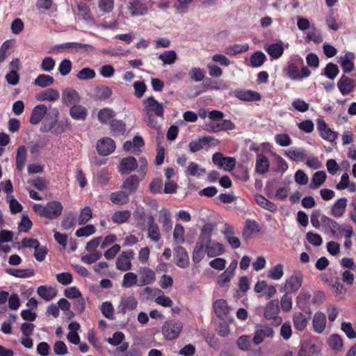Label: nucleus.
Segmentation results:
<instances>
[{"mask_svg": "<svg viewBox=\"0 0 356 356\" xmlns=\"http://www.w3.org/2000/svg\"><path fill=\"white\" fill-rule=\"evenodd\" d=\"M213 230V225L210 223L202 227L192 253L194 263H199L205 254L209 257H215L225 252L223 245L211 239Z\"/></svg>", "mask_w": 356, "mask_h": 356, "instance_id": "1", "label": "nucleus"}, {"mask_svg": "<svg viewBox=\"0 0 356 356\" xmlns=\"http://www.w3.org/2000/svg\"><path fill=\"white\" fill-rule=\"evenodd\" d=\"M280 305L277 300H270L264 308V316L266 320L271 321L272 324L278 326L282 323V319L279 316Z\"/></svg>", "mask_w": 356, "mask_h": 356, "instance_id": "2", "label": "nucleus"}, {"mask_svg": "<svg viewBox=\"0 0 356 356\" xmlns=\"http://www.w3.org/2000/svg\"><path fill=\"white\" fill-rule=\"evenodd\" d=\"M182 323L176 321H165L162 326V333L168 340H173L178 337L182 330Z\"/></svg>", "mask_w": 356, "mask_h": 356, "instance_id": "3", "label": "nucleus"}, {"mask_svg": "<svg viewBox=\"0 0 356 356\" xmlns=\"http://www.w3.org/2000/svg\"><path fill=\"white\" fill-rule=\"evenodd\" d=\"M273 336L274 331L272 327L264 324L257 325L252 338L253 343L258 346L264 341L265 338H273Z\"/></svg>", "mask_w": 356, "mask_h": 356, "instance_id": "4", "label": "nucleus"}, {"mask_svg": "<svg viewBox=\"0 0 356 356\" xmlns=\"http://www.w3.org/2000/svg\"><path fill=\"white\" fill-rule=\"evenodd\" d=\"M303 281L302 274L300 272L293 273L286 281L284 290L287 293H294L301 287Z\"/></svg>", "mask_w": 356, "mask_h": 356, "instance_id": "5", "label": "nucleus"}, {"mask_svg": "<svg viewBox=\"0 0 356 356\" xmlns=\"http://www.w3.org/2000/svg\"><path fill=\"white\" fill-rule=\"evenodd\" d=\"M128 10L133 17L144 16L148 13L149 8L145 0H130Z\"/></svg>", "mask_w": 356, "mask_h": 356, "instance_id": "6", "label": "nucleus"}, {"mask_svg": "<svg viewBox=\"0 0 356 356\" xmlns=\"http://www.w3.org/2000/svg\"><path fill=\"white\" fill-rule=\"evenodd\" d=\"M144 103L145 104V113L154 114L156 117L163 118L164 113V106L162 104L159 103L154 97H149L147 98Z\"/></svg>", "mask_w": 356, "mask_h": 356, "instance_id": "7", "label": "nucleus"}, {"mask_svg": "<svg viewBox=\"0 0 356 356\" xmlns=\"http://www.w3.org/2000/svg\"><path fill=\"white\" fill-rule=\"evenodd\" d=\"M317 129L322 138L329 142L334 141L337 138V133L332 131L327 125L326 122L323 119L316 120Z\"/></svg>", "mask_w": 356, "mask_h": 356, "instance_id": "8", "label": "nucleus"}, {"mask_svg": "<svg viewBox=\"0 0 356 356\" xmlns=\"http://www.w3.org/2000/svg\"><path fill=\"white\" fill-rule=\"evenodd\" d=\"M134 251L122 252L117 259L116 268L121 271H127L131 268V259L134 258Z\"/></svg>", "mask_w": 356, "mask_h": 356, "instance_id": "9", "label": "nucleus"}, {"mask_svg": "<svg viewBox=\"0 0 356 356\" xmlns=\"http://www.w3.org/2000/svg\"><path fill=\"white\" fill-rule=\"evenodd\" d=\"M234 97L245 102H256L261 99L259 92L250 90L236 89L232 92Z\"/></svg>", "mask_w": 356, "mask_h": 356, "instance_id": "10", "label": "nucleus"}, {"mask_svg": "<svg viewBox=\"0 0 356 356\" xmlns=\"http://www.w3.org/2000/svg\"><path fill=\"white\" fill-rule=\"evenodd\" d=\"M115 149V143L110 138H104L97 143V150L101 155H109L114 152Z\"/></svg>", "mask_w": 356, "mask_h": 356, "instance_id": "11", "label": "nucleus"}, {"mask_svg": "<svg viewBox=\"0 0 356 356\" xmlns=\"http://www.w3.org/2000/svg\"><path fill=\"white\" fill-rule=\"evenodd\" d=\"M63 206L58 201H51L45 205L44 217L49 219L57 218L62 213Z\"/></svg>", "mask_w": 356, "mask_h": 356, "instance_id": "12", "label": "nucleus"}, {"mask_svg": "<svg viewBox=\"0 0 356 356\" xmlns=\"http://www.w3.org/2000/svg\"><path fill=\"white\" fill-rule=\"evenodd\" d=\"M222 233L226 238L227 243L233 249H237L241 246V242L238 237L234 236V227L229 225L225 224L222 230Z\"/></svg>", "mask_w": 356, "mask_h": 356, "instance_id": "13", "label": "nucleus"}, {"mask_svg": "<svg viewBox=\"0 0 356 356\" xmlns=\"http://www.w3.org/2000/svg\"><path fill=\"white\" fill-rule=\"evenodd\" d=\"M137 167L136 159L133 156H127L121 160L118 170L121 175H125L133 172Z\"/></svg>", "mask_w": 356, "mask_h": 356, "instance_id": "14", "label": "nucleus"}, {"mask_svg": "<svg viewBox=\"0 0 356 356\" xmlns=\"http://www.w3.org/2000/svg\"><path fill=\"white\" fill-rule=\"evenodd\" d=\"M176 259V264L181 268H186L189 266V257L184 248L177 246L174 248Z\"/></svg>", "mask_w": 356, "mask_h": 356, "instance_id": "15", "label": "nucleus"}, {"mask_svg": "<svg viewBox=\"0 0 356 356\" xmlns=\"http://www.w3.org/2000/svg\"><path fill=\"white\" fill-rule=\"evenodd\" d=\"M62 102L67 106H74L80 102L77 91L72 88H66L62 93Z\"/></svg>", "mask_w": 356, "mask_h": 356, "instance_id": "16", "label": "nucleus"}, {"mask_svg": "<svg viewBox=\"0 0 356 356\" xmlns=\"http://www.w3.org/2000/svg\"><path fill=\"white\" fill-rule=\"evenodd\" d=\"M138 302L133 296L122 298L118 306L119 313L125 314L127 311L134 310L136 308Z\"/></svg>", "mask_w": 356, "mask_h": 356, "instance_id": "17", "label": "nucleus"}, {"mask_svg": "<svg viewBox=\"0 0 356 356\" xmlns=\"http://www.w3.org/2000/svg\"><path fill=\"white\" fill-rule=\"evenodd\" d=\"M47 112V107L44 104L35 106L31 112L29 122L31 124H38L44 117Z\"/></svg>", "mask_w": 356, "mask_h": 356, "instance_id": "18", "label": "nucleus"}, {"mask_svg": "<svg viewBox=\"0 0 356 356\" xmlns=\"http://www.w3.org/2000/svg\"><path fill=\"white\" fill-rule=\"evenodd\" d=\"M314 331L316 333H322L326 327V316L321 312L315 313L312 320Z\"/></svg>", "mask_w": 356, "mask_h": 356, "instance_id": "19", "label": "nucleus"}, {"mask_svg": "<svg viewBox=\"0 0 356 356\" xmlns=\"http://www.w3.org/2000/svg\"><path fill=\"white\" fill-rule=\"evenodd\" d=\"M159 222L162 225L163 232H169L172 228V222L169 210L165 207L159 211Z\"/></svg>", "mask_w": 356, "mask_h": 356, "instance_id": "20", "label": "nucleus"}, {"mask_svg": "<svg viewBox=\"0 0 356 356\" xmlns=\"http://www.w3.org/2000/svg\"><path fill=\"white\" fill-rule=\"evenodd\" d=\"M59 97V92L54 88H48L35 95V99L40 102H55Z\"/></svg>", "mask_w": 356, "mask_h": 356, "instance_id": "21", "label": "nucleus"}, {"mask_svg": "<svg viewBox=\"0 0 356 356\" xmlns=\"http://www.w3.org/2000/svg\"><path fill=\"white\" fill-rule=\"evenodd\" d=\"M284 42L279 40L276 43H272L265 47V50L273 59H278L284 53Z\"/></svg>", "mask_w": 356, "mask_h": 356, "instance_id": "22", "label": "nucleus"}, {"mask_svg": "<svg viewBox=\"0 0 356 356\" xmlns=\"http://www.w3.org/2000/svg\"><path fill=\"white\" fill-rule=\"evenodd\" d=\"M339 91L343 95H346L353 90L354 81L345 75H342L337 83Z\"/></svg>", "mask_w": 356, "mask_h": 356, "instance_id": "23", "label": "nucleus"}, {"mask_svg": "<svg viewBox=\"0 0 356 356\" xmlns=\"http://www.w3.org/2000/svg\"><path fill=\"white\" fill-rule=\"evenodd\" d=\"M140 275L141 276L140 282L139 286H145L152 284L155 279V273L149 268H141L140 270Z\"/></svg>", "mask_w": 356, "mask_h": 356, "instance_id": "24", "label": "nucleus"}, {"mask_svg": "<svg viewBox=\"0 0 356 356\" xmlns=\"http://www.w3.org/2000/svg\"><path fill=\"white\" fill-rule=\"evenodd\" d=\"M293 323L296 330L303 331L307 327L308 318L302 312H296L293 315Z\"/></svg>", "mask_w": 356, "mask_h": 356, "instance_id": "25", "label": "nucleus"}, {"mask_svg": "<svg viewBox=\"0 0 356 356\" xmlns=\"http://www.w3.org/2000/svg\"><path fill=\"white\" fill-rule=\"evenodd\" d=\"M27 159V150L24 145H20L17 149L16 153V168L22 171L25 167Z\"/></svg>", "mask_w": 356, "mask_h": 356, "instance_id": "26", "label": "nucleus"}, {"mask_svg": "<svg viewBox=\"0 0 356 356\" xmlns=\"http://www.w3.org/2000/svg\"><path fill=\"white\" fill-rule=\"evenodd\" d=\"M347 202L345 197L338 199L332 208L331 214L336 218L341 217L345 213Z\"/></svg>", "mask_w": 356, "mask_h": 356, "instance_id": "27", "label": "nucleus"}, {"mask_svg": "<svg viewBox=\"0 0 356 356\" xmlns=\"http://www.w3.org/2000/svg\"><path fill=\"white\" fill-rule=\"evenodd\" d=\"M289 159L296 162H301L307 159V152L305 149H289L285 152Z\"/></svg>", "mask_w": 356, "mask_h": 356, "instance_id": "28", "label": "nucleus"}, {"mask_svg": "<svg viewBox=\"0 0 356 356\" xmlns=\"http://www.w3.org/2000/svg\"><path fill=\"white\" fill-rule=\"evenodd\" d=\"M215 313L220 318H224L229 314V308L225 300H217L213 305Z\"/></svg>", "mask_w": 356, "mask_h": 356, "instance_id": "29", "label": "nucleus"}, {"mask_svg": "<svg viewBox=\"0 0 356 356\" xmlns=\"http://www.w3.org/2000/svg\"><path fill=\"white\" fill-rule=\"evenodd\" d=\"M269 166L270 164L268 158L261 154H258L255 164L256 172L260 175H263L268 171Z\"/></svg>", "mask_w": 356, "mask_h": 356, "instance_id": "30", "label": "nucleus"}, {"mask_svg": "<svg viewBox=\"0 0 356 356\" xmlns=\"http://www.w3.org/2000/svg\"><path fill=\"white\" fill-rule=\"evenodd\" d=\"M112 94L111 88L106 86H97L94 89V97L97 100H106L108 99Z\"/></svg>", "mask_w": 356, "mask_h": 356, "instance_id": "31", "label": "nucleus"}, {"mask_svg": "<svg viewBox=\"0 0 356 356\" xmlns=\"http://www.w3.org/2000/svg\"><path fill=\"white\" fill-rule=\"evenodd\" d=\"M139 179L136 175H130L122 184V188L129 192V193H134L138 186Z\"/></svg>", "mask_w": 356, "mask_h": 356, "instance_id": "32", "label": "nucleus"}, {"mask_svg": "<svg viewBox=\"0 0 356 356\" xmlns=\"http://www.w3.org/2000/svg\"><path fill=\"white\" fill-rule=\"evenodd\" d=\"M71 117L76 120H84L88 115L87 109L81 105H74L70 109Z\"/></svg>", "mask_w": 356, "mask_h": 356, "instance_id": "33", "label": "nucleus"}, {"mask_svg": "<svg viewBox=\"0 0 356 356\" xmlns=\"http://www.w3.org/2000/svg\"><path fill=\"white\" fill-rule=\"evenodd\" d=\"M252 344L254 343L250 335H242L236 341L237 347L242 351L251 350Z\"/></svg>", "mask_w": 356, "mask_h": 356, "instance_id": "34", "label": "nucleus"}, {"mask_svg": "<svg viewBox=\"0 0 356 356\" xmlns=\"http://www.w3.org/2000/svg\"><path fill=\"white\" fill-rule=\"evenodd\" d=\"M321 223L323 226L325 227L326 228L329 229L332 234L337 236V232L341 230V227L339 225V223H337L336 221L332 220V218L323 216L321 218Z\"/></svg>", "mask_w": 356, "mask_h": 356, "instance_id": "35", "label": "nucleus"}, {"mask_svg": "<svg viewBox=\"0 0 356 356\" xmlns=\"http://www.w3.org/2000/svg\"><path fill=\"white\" fill-rule=\"evenodd\" d=\"M254 199L256 202L264 209L270 212H275L277 210V206L273 202L267 200L262 195H256Z\"/></svg>", "mask_w": 356, "mask_h": 356, "instance_id": "36", "label": "nucleus"}, {"mask_svg": "<svg viewBox=\"0 0 356 356\" xmlns=\"http://www.w3.org/2000/svg\"><path fill=\"white\" fill-rule=\"evenodd\" d=\"M205 169L201 168L197 163L191 162L185 171L187 177H201L205 174Z\"/></svg>", "mask_w": 356, "mask_h": 356, "instance_id": "37", "label": "nucleus"}, {"mask_svg": "<svg viewBox=\"0 0 356 356\" xmlns=\"http://www.w3.org/2000/svg\"><path fill=\"white\" fill-rule=\"evenodd\" d=\"M354 54L351 52L346 53L343 57L341 58V66L345 73H349L354 69V63L353 61Z\"/></svg>", "mask_w": 356, "mask_h": 356, "instance_id": "38", "label": "nucleus"}, {"mask_svg": "<svg viewBox=\"0 0 356 356\" xmlns=\"http://www.w3.org/2000/svg\"><path fill=\"white\" fill-rule=\"evenodd\" d=\"M110 199L111 201L115 204H125L129 200V193L123 191L112 193Z\"/></svg>", "mask_w": 356, "mask_h": 356, "instance_id": "39", "label": "nucleus"}, {"mask_svg": "<svg viewBox=\"0 0 356 356\" xmlns=\"http://www.w3.org/2000/svg\"><path fill=\"white\" fill-rule=\"evenodd\" d=\"M158 58L162 61L163 65H170L177 60V54L174 50H168L161 54Z\"/></svg>", "mask_w": 356, "mask_h": 356, "instance_id": "40", "label": "nucleus"}, {"mask_svg": "<svg viewBox=\"0 0 356 356\" xmlns=\"http://www.w3.org/2000/svg\"><path fill=\"white\" fill-rule=\"evenodd\" d=\"M37 293L46 301L51 300L56 295L54 289L46 286H40L37 289Z\"/></svg>", "mask_w": 356, "mask_h": 356, "instance_id": "41", "label": "nucleus"}, {"mask_svg": "<svg viewBox=\"0 0 356 356\" xmlns=\"http://www.w3.org/2000/svg\"><path fill=\"white\" fill-rule=\"evenodd\" d=\"M311 297L312 296L309 291H302L296 298L298 307L300 309L305 310L309 305Z\"/></svg>", "mask_w": 356, "mask_h": 356, "instance_id": "42", "label": "nucleus"}, {"mask_svg": "<svg viewBox=\"0 0 356 356\" xmlns=\"http://www.w3.org/2000/svg\"><path fill=\"white\" fill-rule=\"evenodd\" d=\"M6 271L9 275L19 278L29 277L34 275L32 269L7 268Z\"/></svg>", "mask_w": 356, "mask_h": 356, "instance_id": "43", "label": "nucleus"}, {"mask_svg": "<svg viewBox=\"0 0 356 356\" xmlns=\"http://www.w3.org/2000/svg\"><path fill=\"white\" fill-rule=\"evenodd\" d=\"M54 82V79L47 74H42L38 76L34 80L33 84L41 88H46L51 86Z\"/></svg>", "mask_w": 356, "mask_h": 356, "instance_id": "44", "label": "nucleus"}, {"mask_svg": "<svg viewBox=\"0 0 356 356\" xmlns=\"http://www.w3.org/2000/svg\"><path fill=\"white\" fill-rule=\"evenodd\" d=\"M131 216V212L129 210H122L115 211L111 219L113 222L117 224H122L126 222Z\"/></svg>", "mask_w": 356, "mask_h": 356, "instance_id": "45", "label": "nucleus"}, {"mask_svg": "<svg viewBox=\"0 0 356 356\" xmlns=\"http://www.w3.org/2000/svg\"><path fill=\"white\" fill-rule=\"evenodd\" d=\"M326 174L324 171H317L316 172L312 179V182L310 184V188L313 189L318 188L321 186L326 179Z\"/></svg>", "mask_w": 356, "mask_h": 356, "instance_id": "46", "label": "nucleus"}, {"mask_svg": "<svg viewBox=\"0 0 356 356\" xmlns=\"http://www.w3.org/2000/svg\"><path fill=\"white\" fill-rule=\"evenodd\" d=\"M316 351V346L315 344L310 342H305L302 344L298 356H313Z\"/></svg>", "mask_w": 356, "mask_h": 356, "instance_id": "47", "label": "nucleus"}, {"mask_svg": "<svg viewBox=\"0 0 356 356\" xmlns=\"http://www.w3.org/2000/svg\"><path fill=\"white\" fill-rule=\"evenodd\" d=\"M115 112L108 108L101 109L98 113V120L102 123H108L115 116Z\"/></svg>", "mask_w": 356, "mask_h": 356, "instance_id": "48", "label": "nucleus"}, {"mask_svg": "<svg viewBox=\"0 0 356 356\" xmlns=\"http://www.w3.org/2000/svg\"><path fill=\"white\" fill-rule=\"evenodd\" d=\"M185 230L181 224H176L173 231V240L179 244L184 243L185 241Z\"/></svg>", "mask_w": 356, "mask_h": 356, "instance_id": "49", "label": "nucleus"}, {"mask_svg": "<svg viewBox=\"0 0 356 356\" xmlns=\"http://www.w3.org/2000/svg\"><path fill=\"white\" fill-rule=\"evenodd\" d=\"M248 49L249 45L248 44H234L227 47L225 50V53L230 56H235L238 54L248 51Z\"/></svg>", "mask_w": 356, "mask_h": 356, "instance_id": "50", "label": "nucleus"}, {"mask_svg": "<svg viewBox=\"0 0 356 356\" xmlns=\"http://www.w3.org/2000/svg\"><path fill=\"white\" fill-rule=\"evenodd\" d=\"M78 15L86 22H90L92 19L89 7L83 3H79L77 6Z\"/></svg>", "mask_w": 356, "mask_h": 356, "instance_id": "51", "label": "nucleus"}, {"mask_svg": "<svg viewBox=\"0 0 356 356\" xmlns=\"http://www.w3.org/2000/svg\"><path fill=\"white\" fill-rule=\"evenodd\" d=\"M250 60L252 67H258L265 62L266 56L262 51H258L251 56Z\"/></svg>", "mask_w": 356, "mask_h": 356, "instance_id": "52", "label": "nucleus"}, {"mask_svg": "<svg viewBox=\"0 0 356 356\" xmlns=\"http://www.w3.org/2000/svg\"><path fill=\"white\" fill-rule=\"evenodd\" d=\"M328 344L332 350L339 351L343 347L342 339L337 334H332L329 337Z\"/></svg>", "mask_w": 356, "mask_h": 356, "instance_id": "53", "label": "nucleus"}, {"mask_svg": "<svg viewBox=\"0 0 356 356\" xmlns=\"http://www.w3.org/2000/svg\"><path fill=\"white\" fill-rule=\"evenodd\" d=\"M96 73L94 70L89 67H83L77 74L76 78L81 81L92 79L95 77Z\"/></svg>", "mask_w": 356, "mask_h": 356, "instance_id": "54", "label": "nucleus"}, {"mask_svg": "<svg viewBox=\"0 0 356 356\" xmlns=\"http://www.w3.org/2000/svg\"><path fill=\"white\" fill-rule=\"evenodd\" d=\"M137 275L134 273H127L122 280V286L124 288H130L137 284Z\"/></svg>", "mask_w": 356, "mask_h": 356, "instance_id": "55", "label": "nucleus"}, {"mask_svg": "<svg viewBox=\"0 0 356 356\" xmlns=\"http://www.w3.org/2000/svg\"><path fill=\"white\" fill-rule=\"evenodd\" d=\"M102 314L108 319L112 320L114 315V308L111 302H104L100 307Z\"/></svg>", "mask_w": 356, "mask_h": 356, "instance_id": "56", "label": "nucleus"}, {"mask_svg": "<svg viewBox=\"0 0 356 356\" xmlns=\"http://www.w3.org/2000/svg\"><path fill=\"white\" fill-rule=\"evenodd\" d=\"M147 236L154 242H158L160 241L161 238V234L158 225L147 227Z\"/></svg>", "mask_w": 356, "mask_h": 356, "instance_id": "57", "label": "nucleus"}, {"mask_svg": "<svg viewBox=\"0 0 356 356\" xmlns=\"http://www.w3.org/2000/svg\"><path fill=\"white\" fill-rule=\"evenodd\" d=\"M339 69L336 64L329 63L324 69L323 74L330 79H334L339 74Z\"/></svg>", "mask_w": 356, "mask_h": 356, "instance_id": "58", "label": "nucleus"}, {"mask_svg": "<svg viewBox=\"0 0 356 356\" xmlns=\"http://www.w3.org/2000/svg\"><path fill=\"white\" fill-rule=\"evenodd\" d=\"M283 268L282 264H277L269 271L268 277L275 280H280L284 275Z\"/></svg>", "mask_w": 356, "mask_h": 356, "instance_id": "59", "label": "nucleus"}, {"mask_svg": "<svg viewBox=\"0 0 356 356\" xmlns=\"http://www.w3.org/2000/svg\"><path fill=\"white\" fill-rule=\"evenodd\" d=\"M11 42L5 41L0 47V63H3L11 54Z\"/></svg>", "mask_w": 356, "mask_h": 356, "instance_id": "60", "label": "nucleus"}, {"mask_svg": "<svg viewBox=\"0 0 356 356\" xmlns=\"http://www.w3.org/2000/svg\"><path fill=\"white\" fill-rule=\"evenodd\" d=\"M189 75L195 82H199L204 79L205 72L203 69L200 67H192Z\"/></svg>", "mask_w": 356, "mask_h": 356, "instance_id": "61", "label": "nucleus"}, {"mask_svg": "<svg viewBox=\"0 0 356 356\" xmlns=\"http://www.w3.org/2000/svg\"><path fill=\"white\" fill-rule=\"evenodd\" d=\"M96 231L95 227L92 225H88L78 229L75 233L77 237H87L93 234Z\"/></svg>", "mask_w": 356, "mask_h": 356, "instance_id": "62", "label": "nucleus"}, {"mask_svg": "<svg viewBox=\"0 0 356 356\" xmlns=\"http://www.w3.org/2000/svg\"><path fill=\"white\" fill-rule=\"evenodd\" d=\"M275 140L281 147H287L292 143L289 136L286 134H279L275 136Z\"/></svg>", "mask_w": 356, "mask_h": 356, "instance_id": "63", "label": "nucleus"}, {"mask_svg": "<svg viewBox=\"0 0 356 356\" xmlns=\"http://www.w3.org/2000/svg\"><path fill=\"white\" fill-rule=\"evenodd\" d=\"M292 297L287 293H286L280 300V306L282 309L285 312H289L292 308Z\"/></svg>", "mask_w": 356, "mask_h": 356, "instance_id": "64", "label": "nucleus"}]
</instances>
